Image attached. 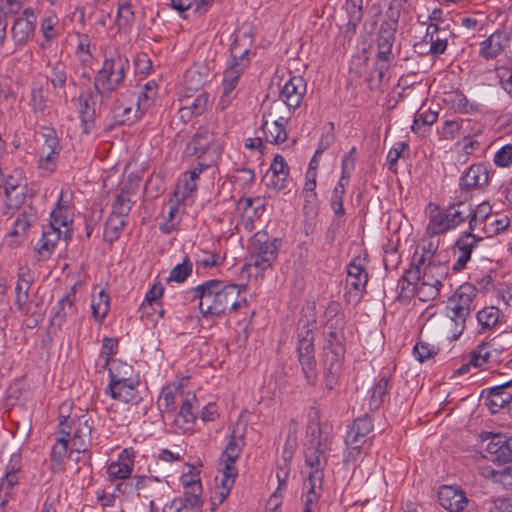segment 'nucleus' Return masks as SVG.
Masks as SVG:
<instances>
[{"mask_svg": "<svg viewBox=\"0 0 512 512\" xmlns=\"http://www.w3.org/2000/svg\"><path fill=\"white\" fill-rule=\"evenodd\" d=\"M490 441L487 444V452L491 455L490 460L497 464H506L512 461V436L488 433L485 439Z\"/></svg>", "mask_w": 512, "mask_h": 512, "instance_id": "10", "label": "nucleus"}, {"mask_svg": "<svg viewBox=\"0 0 512 512\" xmlns=\"http://www.w3.org/2000/svg\"><path fill=\"white\" fill-rule=\"evenodd\" d=\"M133 204L134 201L131 199L130 192L128 190L122 189L115 196L110 215L126 219L132 209Z\"/></svg>", "mask_w": 512, "mask_h": 512, "instance_id": "42", "label": "nucleus"}, {"mask_svg": "<svg viewBox=\"0 0 512 512\" xmlns=\"http://www.w3.org/2000/svg\"><path fill=\"white\" fill-rule=\"evenodd\" d=\"M327 438L311 439L305 450V462L312 469L310 473H322L326 465Z\"/></svg>", "mask_w": 512, "mask_h": 512, "instance_id": "17", "label": "nucleus"}, {"mask_svg": "<svg viewBox=\"0 0 512 512\" xmlns=\"http://www.w3.org/2000/svg\"><path fill=\"white\" fill-rule=\"evenodd\" d=\"M345 354L344 343L326 342L324 346V378L325 386L332 390L337 383V377L342 367Z\"/></svg>", "mask_w": 512, "mask_h": 512, "instance_id": "6", "label": "nucleus"}, {"mask_svg": "<svg viewBox=\"0 0 512 512\" xmlns=\"http://www.w3.org/2000/svg\"><path fill=\"white\" fill-rule=\"evenodd\" d=\"M501 311L494 307H485L477 313V321L482 329H490L494 327L500 318Z\"/></svg>", "mask_w": 512, "mask_h": 512, "instance_id": "52", "label": "nucleus"}, {"mask_svg": "<svg viewBox=\"0 0 512 512\" xmlns=\"http://www.w3.org/2000/svg\"><path fill=\"white\" fill-rule=\"evenodd\" d=\"M471 216L474 217V222L479 221L484 226L491 220L492 206L489 202H482L476 208H472Z\"/></svg>", "mask_w": 512, "mask_h": 512, "instance_id": "62", "label": "nucleus"}, {"mask_svg": "<svg viewBox=\"0 0 512 512\" xmlns=\"http://www.w3.org/2000/svg\"><path fill=\"white\" fill-rule=\"evenodd\" d=\"M193 265L188 256H185L182 263L177 264L171 271L168 281H175L177 283L184 282L192 273Z\"/></svg>", "mask_w": 512, "mask_h": 512, "instance_id": "56", "label": "nucleus"}, {"mask_svg": "<svg viewBox=\"0 0 512 512\" xmlns=\"http://www.w3.org/2000/svg\"><path fill=\"white\" fill-rule=\"evenodd\" d=\"M80 106V119L82 123V130L88 134L94 125L95 108L91 107L92 93L83 92L78 98Z\"/></svg>", "mask_w": 512, "mask_h": 512, "instance_id": "33", "label": "nucleus"}, {"mask_svg": "<svg viewBox=\"0 0 512 512\" xmlns=\"http://www.w3.org/2000/svg\"><path fill=\"white\" fill-rule=\"evenodd\" d=\"M388 388L389 378L383 375L371 389V395L368 402L370 410H377L380 408L388 395Z\"/></svg>", "mask_w": 512, "mask_h": 512, "instance_id": "41", "label": "nucleus"}, {"mask_svg": "<svg viewBox=\"0 0 512 512\" xmlns=\"http://www.w3.org/2000/svg\"><path fill=\"white\" fill-rule=\"evenodd\" d=\"M70 223H72V219L68 214V207L58 204V207L51 212V220L49 226H53L58 230H60L61 227L66 228L64 231V239L68 240L72 235V231L68 228Z\"/></svg>", "mask_w": 512, "mask_h": 512, "instance_id": "45", "label": "nucleus"}, {"mask_svg": "<svg viewBox=\"0 0 512 512\" xmlns=\"http://www.w3.org/2000/svg\"><path fill=\"white\" fill-rule=\"evenodd\" d=\"M438 500L443 508L451 512H461L468 504L465 493L452 486H442L438 492Z\"/></svg>", "mask_w": 512, "mask_h": 512, "instance_id": "18", "label": "nucleus"}, {"mask_svg": "<svg viewBox=\"0 0 512 512\" xmlns=\"http://www.w3.org/2000/svg\"><path fill=\"white\" fill-rule=\"evenodd\" d=\"M447 102L451 103L452 108L462 114H469L480 110V105L470 102L468 98L459 90L450 92L447 95Z\"/></svg>", "mask_w": 512, "mask_h": 512, "instance_id": "38", "label": "nucleus"}, {"mask_svg": "<svg viewBox=\"0 0 512 512\" xmlns=\"http://www.w3.org/2000/svg\"><path fill=\"white\" fill-rule=\"evenodd\" d=\"M494 163L498 167H508L512 164V144H507L496 152Z\"/></svg>", "mask_w": 512, "mask_h": 512, "instance_id": "64", "label": "nucleus"}, {"mask_svg": "<svg viewBox=\"0 0 512 512\" xmlns=\"http://www.w3.org/2000/svg\"><path fill=\"white\" fill-rule=\"evenodd\" d=\"M204 83L205 77L196 69H190L184 75V84L188 90L198 91Z\"/></svg>", "mask_w": 512, "mask_h": 512, "instance_id": "61", "label": "nucleus"}, {"mask_svg": "<svg viewBox=\"0 0 512 512\" xmlns=\"http://www.w3.org/2000/svg\"><path fill=\"white\" fill-rule=\"evenodd\" d=\"M511 386L512 380L487 390L486 405L492 414L497 413L500 409L508 410L509 401L511 400V391H508V389Z\"/></svg>", "mask_w": 512, "mask_h": 512, "instance_id": "21", "label": "nucleus"}, {"mask_svg": "<svg viewBox=\"0 0 512 512\" xmlns=\"http://www.w3.org/2000/svg\"><path fill=\"white\" fill-rule=\"evenodd\" d=\"M438 119V113L430 109L422 111L418 110L415 114L411 129L415 133H420L422 127L434 124Z\"/></svg>", "mask_w": 512, "mask_h": 512, "instance_id": "55", "label": "nucleus"}, {"mask_svg": "<svg viewBox=\"0 0 512 512\" xmlns=\"http://www.w3.org/2000/svg\"><path fill=\"white\" fill-rule=\"evenodd\" d=\"M423 266L422 285L434 288L435 294H438L443 286V280L448 275L449 267L438 259L427 261Z\"/></svg>", "mask_w": 512, "mask_h": 512, "instance_id": "15", "label": "nucleus"}, {"mask_svg": "<svg viewBox=\"0 0 512 512\" xmlns=\"http://www.w3.org/2000/svg\"><path fill=\"white\" fill-rule=\"evenodd\" d=\"M132 374L133 368L131 365L123 362H117L109 368V385L125 384V382L135 381L136 379L132 377Z\"/></svg>", "mask_w": 512, "mask_h": 512, "instance_id": "44", "label": "nucleus"}, {"mask_svg": "<svg viewBox=\"0 0 512 512\" xmlns=\"http://www.w3.org/2000/svg\"><path fill=\"white\" fill-rule=\"evenodd\" d=\"M346 325L345 317H336L334 319H327L325 322V339L326 342L344 343V328Z\"/></svg>", "mask_w": 512, "mask_h": 512, "instance_id": "40", "label": "nucleus"}, {"mask_svg": "<svg viewBox=\"0 0 512 512\" xmlns=\"http://www.w3.org/2000/svg\"><path fill=\"white\" fill-rule=\"evenodd\" d=\"M37 219V210L31 205L23 208L14 222L13 229L9 232L11 237L25 236L33 222Z\"/></svg>", "mask_w": 512, "mask_h": 512, "instance_id": "32", "label": "nucleus"}, {"mask_svg": "<svg viewBox=\"0 0 512 512\" xmlns=\"http://www.w3.org/2000/svg\"><path fill=\"white\" fill-rule=\"evenodd\" d=\"M74 301L75 292L72 291L57 302L50 320L52 326L61 328L68 318L76 315L77 308Z\"/></svg>", "mask_w": 512, "mask_h": 512, "instance_id": "23", "label": "nucleus"}, {"mask_svg": "<svg viewBox=\"0 0 512 512\" xmlns=\"http://www.w3.org/2000/svg\"><path fill=\"white\" fill-rule=\"evenodd\" d=\"M315 330L316 315L313 308L302 309L297 324V352L302 371L310 385L316 383L318 375L314 349Z\"/></svg>", "mask_w": 512, "mask_h": 512, "instance_id": "2", "label": "nucleus"}, {"mask_svg": "<svg viewBox=\"0 0 512 512\" xmlns=\"http://www.w3.org/2000/svg\"><path fill=\"white\" fill-rule=\"evenodd\" d=\"M368 282V273L365 269V258L356 257L347 266V285L356 292H362Z\"/></svg>", "mask_w": 512, "mask_h": 512, "instance_id": "20", "label": "nucleus"}, {"mask_svg": "<svg viewBox=\"0 0 512 512\" xmlns=\"http://www.w3.org/2000/svg\"><path fill=\"white\" fill-rule=\"evenodd\" d=\"M261 130L265 135L266 141L279 144L287 139V133L282 123L278 120H273L271 123L267 119H263Z\"/></svg>", "mask_w": 512, "mask_h": 512, "instance_id": "37", "label": "nucleus"}, {"mask_svg": "<svg viewBox=\"0 0 512 512\" xmlns=\"http://www.w3.org/2000/svg\"><path fill=\"white\" fill-rule=\"evenodd\" d=\"M345 189L342 185H336L330 199V206L334 212V218L327 230V237L334 240L339 229L344 225L345 209L343 206V196Z\"/></svg>", "mask_w": 512, "mask_h": 512, "instance_id": "16", "label": "nucleus"}, {"mask_svg": "<svg viewBox=\"0 0 512 512\" xmlns=\"http://www.w3.org/2000/svg\"><path fill=\"white\" fill-rule=\"evenodd\" d=\"M243 435H236L235 430L232 431L230 439L220 457V471L225 474V482L233 485L238 474L235 463L242 453Z\"/></svg>", "mask_w": 512, "mask_h": 512, "instance_id": "7", "label": "nucleus"}, {"mask_svg": "<svg viewBox=\"0 0 512 512\" xmlns=\"http://www.w3.org/2000/svg\"><path fill=\"white\" fill-rule=\"evenodd\" d=\"M68 443V438L59 437L56 443L54 444L50 457L52 470H60L63 459L66 457L67 454Z\"/></svg>", "mask_w": 512, "mask_h": 512, "instance_id": "50", "label": "nucleus"}, {"mask_svg": "<svg viewBox=\"0 0 512 512\" xmlns=\"http://www.w3.org/2000/svg\"><path fill=\"white\" fill-rule=\"evenodd\" d=\"M116 24L119 29H126L134 22L135 14L130 0H118Z\"/></svg>", "mask_w": 512, "mask_h": 512, "instance_id": "49", "label": "nucleus"}, {"mask_svg": "<svg viewBox=\"0 0 512 512\" xmlns=\"http://www.w3.org/2000/svg\"><path fill=\"white\" fill-rule=\"evenodd\" d=\"M92 425L86 415L78 416L76 426L73 428V433L70 441L75 451L84 452L87 444L90 443Z\"/></svg>", "mask_w": 512, "mask_h": 512, "instance_id": "24", "label": "nucleus"}, {"mask_svg": "<svg viewBox=\"0 0 512 512\" xmlns=\"http://www.w3.org/2000/svg\"><path fill=\"white\" fill-rule=\"evenodd\" d=\"M65 407V404L60 407L58 431L62 435L61 437L68 438L69 442L73 433V428L76 426L78 421V416L64 415L62 411Z\"/></svg>", "mask_w": 512, "mask_h": 512, "instance_id": "57", "label": "nucleus"}, {"mask_svg": "<svg viewBox=\"0 0 512 512\" xmlns=\"http://www.w3.org/2000/svg\"><path fill=\"white\" fill-rule=\"evenodd\" d=\"M429 223L426 232L430 236L440 235L452 230L445 209L429 204Z\"/></svg>", "mask_w": 512, "mask_h": 512, "instance_id": "26", "label": "nucleus"}, {"mask_svg": "<svg viewBox=\"0 0 512 512\" xmlns=\"http://www.w3.org/2000/svg\"><path fill=\"white\" fill-rule=\"evenodd\" d=\"M230 51L233 63L224 71L223 76V89L226 93L234 91L245 65L248 62V59H244V55L247 54L248 50H240L237 41L232 44Z\"/></svg>", "mask_w": 512, "mask_h": 512, "instance_id": "9", "label": "nucleus"}, {"mask_svg": "<svg viewBox=\"0 0 512 512\" xmlns=\"http://www.w3.org/2000/svg\"><path fill=\"white\" fill-rule=\"evenodd\" d=\"M102 107L108 109L105 131H111L116 126L131 125L142 116L139 108H134L133 104L127 103L124 98L118 97L117 93H113L107 105H102L99 109L101 110Z\"/></svg>", "mask_w": 512, "mask_h": 512, "instance_id": "5", "label": "nucleus"}, {"mask_svg": "<svg viewBox=\"0 0 512 512\" xmlns=\"http://www.w3.org/2000/svg\"><path fill=\"white\" fill-rule=\"evenodd\" d=\"M91 308L95 320L102 323L109 311V295L102 289L98 293H93Z\"/></svg>", "mask_w": 512, "mask_h": 512, "instance_id": "46", "label": "nucleus"}, {"mask_svg": "<svg viewBox=\"0 0 512 512\" xmlns=\"http://www.w3.org/2000/svg\"><path fill=\"white\" fill-rule=\"evenodd\" d=\"M281 244L280 238L270 240L264 231L255 233L251 240L245 267H254L257 273L264 272L277 259Z\"/></svg>", "mask_w": 512, "mask_h": 512, "instance_id": "4", "label": "nucleus"}, {"mask_svg": "<svg viewBox=\"0 0 512 512\" xmlns=\"http://www.w3.org/2000/svg\"><path fill=\"white\" fill-rule=\"evenodd\" d=\"M423 265L424 264L417 263L416 257L412 258L410 267L405 271V273L399 280V285L402 283L401 293H403L409 286H411V288L409 289V292L411 295L415 294L417 284L420 281L422 282L423 272H421V267Z\"/></svg>", "mask_w": 512, "mask_h": 512, "instance_id": "34", "label": "nucleus"}, {"mask_svg": "<svg viewBox=\"0 0 512 512\" xmlns=\"http://www.w3.org/2000/svg\"><path fill=\"white\" fill-rule=\"evenodd\" d=\"M307 84L302 76L291 77L282 87L279 97L289 109L298 108L306 93Z\"/></svg>", "mask_w": 512, "mask_h": 512, "instance_id": "11", "label": "nucleus"}, {"mask_svg": "<svg viewBox=\"0 0 512 512\" xmlns=\"http://www.w3.org/2000/svg\"><path fill=\"white\" fill-rule=\"evenodd\" d=\"M510 225V219L507 216H504L500 219H492L488 221V224H485L482 227L483 235L481 237L488 238L492 237L494 234H498L508 228Z\"/></svg>", "mask_w": 512, "mask_h": 512, "instance_id": "58", "label": "nucleus"}, {"mask_svg": "<svg viewBox=\"0 0 512 512\" xmlns=\"http://www.w3.org/2000/svg\"><path fill=\"white\" fill-rule=\"evenodd\" d=\"M348 3V30H356L363 18V0H347Z\"/></svg>", "mask_w": 512, "mask_h": 512, "instance_id": "54", "label": "nucleus"}, {"mask_svg": "<svg viewBox=\"0 0 512 512\" xmlns=\"http://www.w3.org/2000/svg\"><path fill=\"white\" fill-rule=\"evenodd\" d=\"M445 210L452 230L464 223L472 214L471 205L462 201L450 204Z\"/></svg>", "mask_w": 512, "mask_h": 512, "instance_id": "35", "label": "nucleus"}, {"mask_svg": "<svg viewBox=\"0 0 512 512\" xmlns=\"http://www.w3.org/2000/svg\"><path fill=\"white\" fill-rule=\"evenodd\" d=\"M213 135L207 129L199 128L193 138L190 140L199 152L198 159H202L210 151V144Z\"/></svg>", "mask_w": 512, "mask_h": 512, "instance_id": "51", "label": "nucleus"}, {"mask_svg": "<svg viewBox=\"0 0 512 512\" xmlns=\"http://www.w3.org/2000/svg\"><path fill=\"white\" fill-rule=\"evenodd\" d=\"M489 477L495 483H501L506 488H512V469L511 467H505L504 469L497 471L492 470Z\"/></svg>", "mask_w": 512, "mask_h": 512, "instance_id": "63", "label": "nucleus"}, {"mask_svg": "<svg viewBox=\"0 0 512 512\" xmlns=\"http://www.w3.org/2000/svg\"><path fill=\"white\" fill-rule=\"evenodd\" d=\"M508 41L505 33L497 31L481 43L479 54L485 59H492L504 50Z\"/></svg>", "mask_w": 512, "mask_h": 512, "instance_id": "28", "label": "nucleus"}, {"mask_svg": "<svg viewBox=\"0 0 512 512\" xmlns=\"http://www.w3.org/2000/svg\"><path fill=\"white\" fill-rule=\"evenodd\" d=\"M34 282V275L27 267H21L18 273V281L15 287L17 309L28 314L30 311L29 291Z\"/></svg>", "mask_w": 512, "mask_h": 512, "instance_id": "14", "label": "nucleus"}, {"mask_svg": "<svg viewBox=\"0 0 512 512\" xmlns=\"http://www.w3.org/2000/svg\"><path fill=\"white\" fill-rule=\"evenodd\" d=\"M182 399H185V396L180 391L179 387L166 386L162 388L158 397V409L163 415L166 413L172 414L176 410L179 400L182 401Z\"/></svg>", "mask_w": 512, "mask_h": 512, "instance_id": "29", "label": "nucleus"}, {"mask_svg": "<svg viewBox=\"0 0 512 512\" xmlns=\"http://www.w3.org/2000/svg\"><path fill=\"white\" fill-rule=\"evenodd\" d=\"M373 424L371 418L365 414L354 420L352 426L347 432L345 443L357 444V442L365 444L368 434L372 431Z\"/></svg>", "mask_w": 512, "mask_h": 512, "instance_id": "25", "label": "nucleus"}, {"mask_svg": "<svg viewBox=\"0 0 512 512\" xmlns=\"http://www.w3.org/2000/svg\"><path fill=\"white\" fill-rule=\"evenodd\" d=\"M397 29L388 26L387 24H380L377 34V60L383 63H389L392 56V47L395 41V34Z\"/></svg>", "mask_w": 512, "mask_h": 512, "instance_id": "19", "label": "nucleus"}, {"mask_svg": "<svg viewBox=\"0 0 512 512\" xmlns=\"http://www.w3.org/2000/svg\"><path fill=\"white\" fill-rule=\"evenodd\" d=\"M164 293V287L160 282L155 283L149 291L146 293L145 299L142 303V307L145 309L148 306L153 308L154 305L160 306V298Z\"/></svg>", "mask_w": 512, "mask_h": 512, "instance_id": "59", "label": "nucleus"}, {"mask_svg": "<svg viewBox=\"0 0 512 512\" xmlns=\"http://www.w3.org/2000/svg\"><path fill=\"white\" fill-rule=\"evenodd\" d=\"M125 225L126 219L109 214L103 233L104 240L109 243L116 241L120 237Z\"/></svg>", "mask_w": 512, "mask_h": 512, "instance_id": "48", "label": "nucleus"}, {"mask_svg": "<svg viewBox=\"0 0 512 512\" xmlns=\"http://www.w3.org/2000/svg\"><path fill=\"white\" fill-rule=\"evenodd\" d=\"M483 240L478 234H472L471 232H463L455 243V249L458 250V258L452 266L454 272H460L465 267L467 262L471 258V253L478 243Z\"/></svg>", "mask_w": 512, "mask_h": 512, "instance_id": "13", "label": "nucleus"}, {"mask_svg": "<svg viewBox=\"0 0 512 512\" xmlns=\"http://www.w3.org/2000/svg\"><path fill=\"white\" fill-rule=\"evenodd\" d=\"M183 483L185 485L184 499H182L183 502L186 505H189L192 510H200V507L202 506V499L200 497L202 493V486L200 480H183Z\"/></svg>", "mask_w": 512, "mask_h": 512, "instance_id": "39", "label": "nucleus"}, {"mask_svg": "<svg viewBox=\"0 0 512 512\" xmlns=\"http://www.w3.org/2000/svg\"><path fill=\"white\" fill-rule=\"evenodd\" d=\"M487 345L488 343L482 342L476 349L470 352V363L472 366L480 368L488 362L491 354L489 351L483 352Z\"/></svg>", "mask_w": 512, "mask_h": 512, "instance_id": "60", "label": "nucleus"}, {"mask_svg": "<svg viewBox=\"0 0 512 512\" xmlns=\"http://www.w3.org/2000/svg\"><path fill=\"white\" fill-rule=\"evenodd\" d=\"M48 80L54 89L64 88L67 83V66L62 61L55 62L51 65Z\"/></svg>", "mask_w": 512, "mask_h": 512, "instance_id": "53", "label": "nucleus"}, {"mask_svg": "<svg viewBox=\"0 0 512 512\" xmlns=\"http://www.w3.org/2000/svg\"><path fill=\"white\" fill-rule=\"evenodd\" d=\"M447 310L449 311L448 316L451 322L455 324V332L452 335V340H456L463 333L466 319L470 315L471 311L463 306H459L457 303L449 302L447 305Z\"/></svg>", "mask_w": 512, "mask_h": 512, "instance_id": "36", "label": "nucleus"}, {"mask_svg": "<svg viewBox=\"0 0 512 512\" xmlns=\"http://www.w3.org/2000/svg\"><path fill=\"white\" fill-rule=\"evenodd\" d=\"M196 180L195 172H185L177 183L174 196L182 201L190 197L197 189Z\"/></svg>", "mask_w": 512, "mask_h": 512, "instance_id": "43", "label": "nucleus"}, {"mask_svg": "<svg viewBox=\"0 0 512 512\" xmlns=\"http://www.w3.org/2000/svg\"><path fill=\"white\" fill-rule=\"evenodd\" d=\"M476 293L477 290L473 285L465 283L449 298V303H457L459 306H463L471 311V305L476 297Z\"/></svg>", "mask_w": 512, "mask_h": 512, "instance_id": "47", "label": "nucleus"}, {"mask_svg": "<svg viewBox=\"0 0 512 512\" xmlns=\"http://www.w3.org/2000/svg\"><path fill=\"white\" fill-rule=\"evenodd\" d=\"M61 233V230L49 225L43 230L42 237L36 245V251L41 258L46 259L50 257L56 243L60 239Z\"/></svg>", "mask_w": 512, "mask_h": 512, "instance_id": "31", "label": "nucleus"}, {"mask_svg": "<svg viewBox=\"0 0 512 512\" xmlns=\"http://www.w3.org/2000/svg\"><path fill=\"white\" fill-rule=\"evenodd\" d=\"M196 401V396L192 393L186 394L185 399H182L180 410L173 420L176 433L186 434L194 430L198 410V406H194V402Z\"/></svg>", "mask_w": 512, "mask_h": 512, "instance_id": "8", "label": "nucleus"}, {"mask_svg": "<svg viewBox=\"0 0 512 512\" xmlns=\"http://www.w3.org/2000/svg\"><path fill=\"white\" fill-rule=\"evenodd\" d=\"M129 69V60L124 55L115 53L105 58L102 68L94 78L95 95L100 98V106L107 105L115 90L124 82Z\"/></svg>", "mask_w": 512, "mask_h": 512, "instance_id": "3", "label": "nucleus"}, {"mask_svg": "<svg viewBox=\"0 0 512 512\" xmlns=\"http://www.w3.org/2000/svg\"><path fill=\"white\" fill-rule=\"evenodd\" d=\"M133 471V461L130 459L128 451H122L120 459L111 462L108 466L107 473L111 481L124 480L131 476Z\"/></svg>", "mask_w": 512, "mask_h": 512, "instance_id": "30", "label": "nucleus"}, {"mask_svg": "<svg viewBox=\"0 0 512 512\" xmlns=\"http://www.w3.org/2000/svg\"><path fill=\"white\" fill-rule=\"evenodd\" d=\"M36 15L32 9L26 8L11 28V36L16 46H23L33 34Z\"/></svg>", "mask_w": 512, "mask_h": 512, "instance_id": "12", "label": "nucleus"}, {"mask_svg": "<svg viewBox=\"0 0 512 512\" xmlns=\"http://www.w3.org/2000/svg\"><path fill=\"white\" fill-rule=\"evenodd\" d=\"M138 383V380H135L125 382V384L108 385L106 388V394L110 395L113 399L124 403H137L139 398L137 391Z\"/></svg>", "mask_w": 512, "mask_h": 512, "instance_id": "27", "label": "nucleus"}, {"mask_svg": "<svg viewBox=\"0 0 512 512\" xmlns=\"http://www.w3.org/2000/svg\"><path fill=\"white\" fill-rule=\"evenodd\" d=\"M489 181V170L483 163L471 165L461 178L460 186L462 189L470 190L482 188Z\"/></svg>", "mask_w": 512, "mask_h": 512, "instance_id": "22", "label": "nucleus"}, {"mask_svg": "<svg viewBox=\"0 0 512 512\" xmlns=\"http://www.w3.org/2000/svg\"><path fill=\"white\" fill-rule=\"evenodd\" d=\"M242 289L245 286L208 280L193 289V298L199 300L204 317H219L247 306V300L240 297Z\"/></svg>", "mask_w": 512, "mask_h": 512, "instance_id": "1", "label": "nucleus"}]
</instances>
